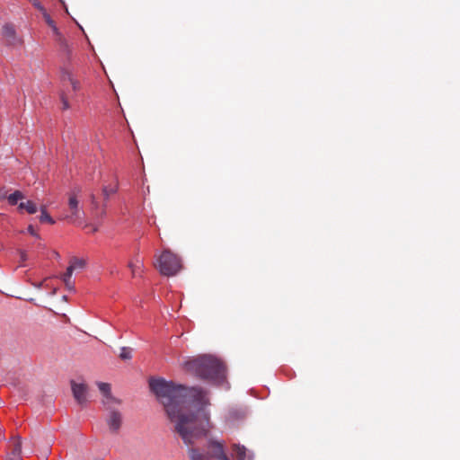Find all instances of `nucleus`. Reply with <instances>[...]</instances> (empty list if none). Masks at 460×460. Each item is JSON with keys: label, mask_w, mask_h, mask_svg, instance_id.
I'll list each match as a JSON object with an SVG mask.
<instances>
[{"label": "nucleus", "mask_w": 460, "mask_h": 460, "mask_svg": "<svg viewBox=\"0 0 460 460\" xmlns=\"http://www.w3.org/2000/svg\"><path fill=\"white\" fill-rule=\"evenodd\" d=\"M149 387L163 404L174 431L189 447L190 460H229L223 443L209 438L213 425L206 410L209 405L207 392L199 387L176 385L164 378H151Z\"/></svg>", "instance_id": "1"}, {"label": "nucleus", "mask_w": 460, "mask_h": 460, "mask_svg": "<svg viewBox=\"0 0 460 460\" xmlns=\"http://www.w3.org/2000/svg\"><path fill=\"white\" fill-rule=\"evenodd\" d=\"M182 367L186 372L217 385L226 380V366L213 355L205 354L188 358L182 363Z\"/></svg>", "instance_id": "2"}, {"label": "nucleus", "mask_w": 460, "mask_h": 460, "mask_svg": "<svg viewBox=\"0 0 460 460\" xmlns=\"http://www.w3.org/2000/svg\"><path fill=\"white\" fill-rule=\"evenodd\" d=\"M155 266L164 276H173L181 269L180 258L170 250H164L157 258Z\"/></svg>", "instance_id": "3"}, {"label": "nucleus", "mask_w": 460, "mask_h": 460, "mask_svg": "<svg viewBox=\"0 0 460 460\" xmlns=\"http://www.w3.org/2000/svg\"><path fill=\"white\" fill-rule=\"evenodd\" d=\"M115 404L104 406L108 411L105 418L106 424L112 434H118L123 423V415L119 410L115 408Z\"/></svg>", "instance_id": "4"}, {"label": "nucleus", "mask_w": 460, "mask_h": 460, "mask_svg": "<svg viewBox=\"0 0 460 460\" xmlns=\"http://www.w3.org/2000/svg\"><path fill=\"white\" fill-rule=\"evenodd\" d=\"M100 392L102 394V404L103 406L110 404H121V401L119 399L115 398L111 393V385L108 383L99 382L97 383Z\"/></svg>", "instance_id": "5"}, {"label": "nucleus", "mask_w": 460, "mask_h": 460, "mask_svg": "<svg viewBox=\"0 0 460 460\" xmlns=\"http://www.w3.org/2000/svg\"><path fill=\"white\" fill-rule=\"evenodd\" d=\"M72 392L75 399L79 404H84L87 402V385L84 384L71 383Z\"/></svg>", "instance_id": "6"}, {"label": "nucleus", "mask_w": 460, "mask_h": 460, "mask_svg": "<svg viewBox=\"0 0 460 460\" xmlns=\"http://www.w3.org/2000/svg\"><path fill=\"white\" fill-rule=\"evenodd\" d=\"M3 36L9 45H15L20 42L16 38L15 30L13 25L5 24L3 27Z\"/></svg>", "instance_id": "7"}, {"label": "nucleus", "mask_w": 460, "mask_h": 460, "mask_svg": "<svg viewBox=\"0 0 460 460\" xmlns=\"http://www.w3.org/2000/svg\"><path fill=\"white\" fill-rule=\"evenodd\" d=\"M61 80L63 82V84H65L66 82H68L71 86H72V89L74 92H77L80 90V84L79 82L74 77L72 72L68 69H64L62 71V75H61Z\"/></svg>", "instance_id": "8"}, {"label": "nucleus", "mask_w": 460, "mask_h": 460, "mask_svg": "<svg viewBox=\"0 0 460 460\" xmlns=\"http://www.w3.org/2000/svg\"><path fill=\"white\" fill-rule=\"evenodd\" d=\"M68 210L67 212L57 216L59 219H68L73 217H78L79 209L78 203H66Z\"/></svg>", "instance_id": "9"}, {"label": "nucleus", "mask_w": 460, "mask_h": 460, "mask_svg": "<svg viewBox=\"0 0 460 460\" xmlns=\"http://www.w3.org/2000/svg\"><path fill=\"white\" fill-rule=\"evenodd\" d=\"M232 456L234 460H245L246 458V448L243 446L234 445Z\"/></svg>", "instance_id": "10"}, {"label": "nucleus", "mask_w": 460, "mask_h": 460, "mask_svg": "<svg viewBox=\"0 0 460 460\" xmlns=\"http://www.w3.org/2000/svg\"><path fill=\"white\" fill-rule=\"evenodd\" d=\"M22 199H27V201H31L29 197L22 190H12L10 194H8V201H20Z\"/></svg>", "instance_id": "11"}, {"label": "nucleus", "mask_w": 460, "mask_h": 460, "mask_svg": "<svg viewBox=\"0 0 460 460\" xmlns=\"http://www.w3.org/2000/svg\"><path fill=\"white\" fill-rule=\"evenodd\" d=\"M69 266L74 270H82L86 266V260L83 258L73 257L69 261Z\"/></svg>", "instance_id": "12"}, {"label": "nucleus", "mask_w": 460, "mask_h": 460, "mask_svg": "<svg viewBox=\"0 0 460 460\" xmlns=\"http://www.w3.org/2000/svg\"><path fill=\"white\" fill-rule=\"evenodd\" d=\"M128 266L130 269L132 275L135 277L137 271L143 267V261L138 257H136L133 261L128 262Z\"/></svg>", "instance_id": "13"}, {"label": "nucleus", "mask_w": 460, "mask_h": 460, "mask_svg": "<svg viewBox=\"0 0 460 460\" xmlns=\"http://www.w3.org/2000/svg\"><path fill=\"white\" fill-rule=\"evenodd\" d=\"M18 210L22 212L26 210L29 214H34L38 211L36 203H19Z\"/></svg>", "instance_id": "14"}, {"label": "nucleus", "mask_w": 460, "mask_h": 460, "mask_svg": "<svg viewBox=\"0 0 460 460\" xmlns=\"http://www.w3.org/2000/svg\"><path fill=\"white\" fill-rule=\"evenodd\" d=\"M40 221L41 223L54 224L55 221L52 217L48 213L46 206L40 208Z\"/></svg>", "instance_id": "15"}, {"label": "nucleus", "mask_w": 460, "mask_h": 460, "mask_svg": "<svg viewBox=\"0 0 460 460\" xmlns=\"http://www.w3.org/2000/svg\"><path fill=\"white\" fill-rule=\"evenodd\" d=\"M50 28H51L54 35L56 36V40L60 43L61 46H63L64 48H66L67 47L66 42L64 37L59 32L56 24H54V27H50Z\"/></svg>", "instance_id": "16"}, {"label": "nucleus", "mask_w": 460, "mask_h": 460, "mask_svg": "<svg viewBox=\"0 0 460 460\" xmlns=\"http://www.w3.org/2000/svg\"><path fill=\"white\" fill-rule=\"evenodd\" d=\"M50 28H51L54 35L56 36V40L60 43L61 46H63L64 48H66L67 47L66 42L64 37L59 32L56 24H54V27H50Z\"/></svg>", "instance_id": "17"}, {"label": "nucleus", "mask_w": 460, "mask_h": 460, "mask_svg": "<svg viewBox=\"0 0 460 460\" xmlns=\"http://www.w3.org/2000/svg\"><path fill=\"white\" fill-rule=\"evenodd\" d=\"M21 452L22 443L20 441V438H17L10 456H13L14 457H20Z\"/></svg>", "instance_id": "18"}, {"label": "nucleus", "mask_w": 460, "mask_h": 460, "mask_svg": "<svg viewBox=\"0 0 460 460\" xmlns=\"http://www.w3.org/2000/svg\"><path fill=\"white\" fill-rule=\"evenodd\" d=\"M119 358L124 360L130 359L131 358V349L128 348V347H122L120 353H119Z\"/></svg>", "instance_id": "19"}, {"label": "nucleus", "mask_w": 460, "mask_h": 460, "mask_svg": "<svg viewBox=\"0 0 460 460\" xmlns=\"http://www.w3.org/2000/svg\"><path fill=\"white\" fill-rule=\"evenodd\" d=\"M60 100H61V102H62V109L63 110H68L70 108V104H69V102H68V98H67L66 94L64 92L60 93Z\"/></svg>", "instance_id": "20"}, {"label": "nucleus", "mask_w": 460, "mask_h": 460, "mask_svg": "<svg viewBox=\"0 0 460 460\" xmlns=\"http://www.w3.org/2000/svg\"><path fill=\"white\" fill-rule=\"evenodd\" d=\"M243 417H244V412L242 411L231 410L229 411V418L231 420H234V419H237V418H243Z\"/></svg>", "instance_id": "21"}, {"label": "nucleus", "mask_w": 460, "mask_h": 460, "mask_svg": "<svg viewBox=\"0 0 460 460\" xmlns=\"http://www.w3.org/2000/svg\"><path fill=\"white\" fill-rule=\"evenodd\" d=\"M117 190V186H110V187H105L103 189V192H104V195H105V198L106 199H111V194H113Z\"/></svg>", "instance_id": "22"}, {"label": "nucleus", "mask_w": 460, "mask_h": 460, "mask_svg": "<svg viewBox=\"0 0 460 460\" xmlns=\"http://www.w3.org/2000/svg\"><path fill=\"white\" fill-rule=\"evenodd\" d=\"M11 189L7 187L0 188V199L8 201V194H10Z\"/></svg>", "instance_id": "23"}, {"label": "nucleus", "mask_w": 460, "mask_h": 460, "mask_svg": "<svg viewBox=\"0 0 460 460\" xmlns=\"http://www.w3.org/2000/svg\"><path fill=\"white\" fill-rule=\"evenodd\" d=\"M73 272H74V270L70 266H68L66 269V271L65 272V274L62 277V279L69 280L72 277Z\"/></svg>", "instance_id": "24"}, {"label": "nucleus", "mask_w": 460, "mask_h": 460, "mask_svg": "<svg viewBox=\"0 0 460 460\" xmlns=\"http://www.w3.org/2000/svg\"><path fill=\"white\" fill-rule=\"evenodd\" d=\"M43 16H44V19H45V22H47V24L49 26V27H54V21L50 18V16L45 12L43 13Z\"/></svg>", "instance_id": "25"}, {"label": "nucleus", "mask_w": 460, "mask_h": 460, "mask_svg": "<svg viewBox=\"0 0 460 460\" xmlns=\"http://www.w3.org/2000/svg\"><path fill=\"white\" fill-rule=\"evenodd\" d=\"M63 282L67 289L72 290L74 288V283L72 282L71 279L69 280L63 279Z\"/></svg>", "instance_id": "26"}, {"label": "nucleus", "mask_w": 460, "mask_h": 460, "mask_svg": "<svg viewBox=\"0 0 460 460\" xmlns=\"http://www.w3.org/2000/svg\"><path fill=\"white\" fill-rule=\"evenodd\" d=\"M32 4L39 10L44 11L43 6L37 0H31Z\"/></svg>", "instance_id": "27"}, {"label": "nucleus", "mask_w": 460, "mask_h": 460, "mask_svg": "<svg viewBox=\"0 0 460 460\" xmlns=\"http://www.w3.org/2000/svg\"><path fill=\"white\" fill-rule=\"evenodd\" d=\"M79 198H82V197L74 193L69 197L68 201H70V202L76 201V199Z\"/></svg>", "instance_id": "28"}, {"label": "nucleus", "mask_w": 460, "mask_h": 460, "mask_svg": "<svg viewBox=\"0 0 460 460\" xmlns=\"http://www.w3.org/2000/svg\"><path fill=\"white\" fill-rule=\"evenodd\" d=\"M28 232H29L31 235H33V236H37V234H36V232H35V230H34V228H33V226H28Z\"/></svg>", "instance_id": "29"}, {"label": "nucleus", "mask_w": 460, "mask_h": 460, "mask_svg": "<svg viewBox=\"0 0 460 460\" xmlns=\"http://www.w3.org/2000/svg\"><path fill=\"white\" fill-rule=\"evenodd\" d=\"M20 256L22 261H25L27 259V254L24 251H20Z\"/></svg>", "instance_id": "30"}, {"label": "nucleus", "mask_w": 460, "mask_h": 460, "mask_svg": "<svg viewBox=\"0 0 460 460\" xmlns=\"http://www.w3.org/2000/svg\"><path fill=\"white\" fill-rule=\"evenodd\" d=\"M7 460H22L20 457H14L13 456H9Z\"/></svg>", "instance_id": "31"}, {"label": "nucleus", "mask_w": 460, "mask_h": 460, "mask_svg": "<svg viewBox=\"0 0 460 460\" xmlns=\"http://www.w3.org/2000/svg\"><path fill=\"white\" fill-rule=\"evenodd\" d=\"M35 286H36L38 288H41V286H42V282H40V283H39V284H37V285H35Z\"/></svg>", "instance_id": "32"}, {"label": "nucleus", "mask_w": 460, "mask_h": 460, "mask_svg": "<svg viewBox=\"0 0 460 460\" xmlns=\"http://www.w3.org/2000/svg\"><path fill=\"white\" fill-rule=\"evenodd\" d=\"M96 231H97V228H96V227H93V228L92 229V232H93V233H94V232H96Z\"/></svg>", "instance_id": "33"}]
</instances>
